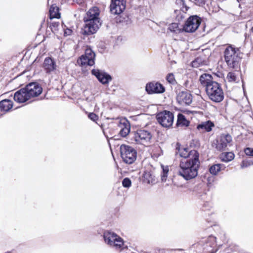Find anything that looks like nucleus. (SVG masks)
<instances>
[{"label":"nucleus","mask_w":253,"mask_h":253,"mask_svg":"<svg viewBox=\"0 0 253 253\" xmlns=\"http://www.w3.org/2000/svg\"><path fill=\"white\" fill-rule=\"evenodd\" d=\"M200 161L199 158L193 159H183L180 161L179 174L186 180L195 178L198 174Z\"/></svg>","instance_id":"f257e3e1"},{"label":"nucleus","mask_w":253,"mask_h":253,"mask_svg":"<svg viewBox=\"0 0 253 253\" xmlns=\"http://www.w3.org/2000/svg\"><path fill=\"white\" fill-rule=\"evenodd\" d=\"M201 84L205 85L206 91L209 99L213 102L219 103L224 97L221 84L213 80H200Z\"/></svg>","instance_id":"f03ea898"},{"label":"nucleus","mask_w":253,"mask_h":253,"mask_svg":"<svg viewBox=\"0 0 253 253\" xmlns=\"http://www.w3.org/2000/svg\"><path fill=\"white\" fill-rule=\"evenodd\" d=\"M99 14V9L95 6L90 8L87 12L84 20L85 25L84 29L85 34H93L98 29L100 25L98 18Z\"/></svg>","instance_id":"7ed1b4c3"},{"label":"nucleus","mask_w":253,"mask_h":253,"mask_svg":"<svg viewBox=\"0 0 253 253\" xmlns=\"http://www.w3.org/2000/svg\"><path fill=\"white\" fill-rule=\"evenodd\" d=\"M238 50L232 46H228L224 51L225 61L230 68H234L238 66L240 58L238 56Z\"/></svg>","instance_id":"20e7f679"},{"label":"nucleus","mask_w":253,"mask_h":253,"mask_svg":"<svg viewBox=\"0 0 253 253\" xmlns=\"http://www.w3.org/2000/svg\"><path fill=\"white\" fill-rule=\"evenodd\" d=\"M133 138L137 144L148 146L151 143L152 132L144 129H139L134 132Z\"/></svg>","instance_id":"39448f33"},{"label":"nucleus","mask_w":253,"mask_h":253,"mask_svg":"<svg viewBox=\"0 0 253 253\" xmlns=\"http://www.w3.org/2000/svg\"><path fill=\"white\" fill-rule=\"evenodd\" d=\"M120 152L123 162L126 164H131L136 159V150L129 146L122 145L120 147Z\"/></svg>","instance_id":"423d86ee"},{"label":"nucleus","mask_w":253,"mask_h":253,"mask_svg":"<svg viewBox=\"0 0 253 253\" xmlns=\"http://www.w3.org/2000/svg\"><path fill=\"white\" fill-rule=\"evenodd\" d=\"M156 119L162 126L168 128L173 124L174 115L173 113L169 111L164 110L157 114Z\"/></svg>","instance_id":"0eeeda50"},{"label":"nucleus","mask_w":253,"mask_h":253,"mask_svg":"<svg viewBox=\"0 0 253 253\" xmlns=\"http://www.w3.org/2000/svg\"><path fill=\"white\" fill-rule=\"evenodd\" d=\"M233 145L232 137L229 133H222L216 139L215 148L219 151H223Z\"/></svg>","instance_id":"6e6552de"},{"label":"nucleus","mask_w":253,"mask_h":253,"mask_svg":"<svg viewBox=\"0 0 253 253\" xmlns=\"http://www.w3.org/2000/svg\"><path fill=\"white\" fill-rule=\"evenodd\" d=\"M95 53L90 48H87L85 51V53L83 55L77 63L81 66H92L94 64Z\"/></svg>","instance_id":"1a4fd4ad"},{"label":"nucleus","mask_w":253,"mask_h":253,"mask_svg":"<svg viewBox=\"0 0 253 253\" xmlns=\"http://www.w3.org/2000/svg\"><path fill=\"white\" fill-rule=\"evenodd\" d=\"M201 22V19L198 16H190L185 22L183 30L186 32L193 33L198 28Z\"/></svg>","instance_id":"9d476101"},{"label":"nucleus","mask_w":253,"mask_h":253,"mask_svg":"<svg viewBox=\"0 0 253 253\" xmlns=\"http://www.w3.org/2000/svg\"><path fill=\"white\" fill-rule=\"evenodd\" d=\"M25 87L31 98L39 96L42 91V86L36 82L29 83Z\"/></svg>","instance_id":"9b49d317"},{"label":"nucleus","mask_w":253,"mask_h":253,"mask_svg":"<svg viewBox=\"0 0 253 253\" xmlns=\"http://www.w3.org/2000/svg\"><path fill=\"white\" fill-rule=\"evenodd\" d=\"M178 152L181 157L186 159H197L199 157V154L195 150H190L187 147H181L177 148Z\"/></svg>","instance_id":"f8f14e48"},{"label":"nucleus","mask_w":253,"mask_h":253,"mask_svg":"<svg viewBox=\"0 0 253 253\" xmlns=\"http://www.w3.org/2000/svg\"><path fill=\"white\" fill-rule=\"evenodd\" d=\"M176 101L182 106L189 105L192 101V94L186 91L179 92L176 96Z\"/></svg>","instance_id":"ddd939ff"},{"label":"nucleus","mask_w":253,"mask_h":253,"mask_svg":"<svg viewBox=\"0 0 253 253\" xmlns=\"http://www.w3.org/2000/svg\"><path fill=\"white\" fill-rule=\"evenodd\" d=\"M146 91L148 94L162 93L165 92V88L163 84L154 81L146 84Z\"/></svg>","instance_id":"4468645a"},{"label":"nucleus","mask_w":253,"mask_h":253,"mask_svg":"<svg viewBox=\"0 0 253 253\" xmlns=\"http://www.w3.org/2000/svg\"><path fill=\"white\" fill-rule=\"evenodd\" d=\"M126 0H112L110 11L114 14H121L126 8Z\"/></svg>","instance_id":"2eb2a0df"},{"label":"nucleus","mask_w":253,"mask_h":253,"mask_svg":"<svg viewBox=\"0 0 253 253\" xmlns=\"http://www.w3.org/2000/svg\"><path fill=\"white\" fill-rule=\"evenodd\" d=\"M13 99L16 102L22 103L30 99L31 97L24 87L15 92Z\"/></svg>","instance_id":"dca6fc26"},{"label":"nucleus","mask_w":253,"mask_h":253,"mask_svg":"<svg viewBox=\"0 0 253 253\" xmlns=\"http://www.w3.org/2000/svg\"><path fill=\"white\" fill-rule=\"evenodd\" d=\"M214 126V124L212 122L207 121L198 125L196 128L199 132L203 133L211 131Z\"/></svg>","instance_id":"f3484780"},{"label":"nucleus","mask_w":253,"mask_h":253,"mask_svg":"<svg viewBox=\"0 0 253 253\" xmlns=\"http://www.w3.org/2000/svg\"><path fill=\"white\" fill-rule=\"evenodd\" d=\"M13 106L12 100L5 99L0 101V111L3 113L10 111Z\"/></svg>","instance_id":"a211bd4d"},{"label":"nucleus","mask_w":253,"mask_h":253,"mask_svg":"<svg viewBox=\"0 0 253 253\" xmlns=\"http://www.w3.org/2000/svg\"><path fill=\"white\" fill-rule=\"evenodd\" d=\"M43 66L46 72H51L54 71L56 68L55 62L50 57L45 59Z\"/></svg>","instance_id":"6ab92c4d"},{"label":"nucleus","mask_w":253,"mask_h":253,"mask_svg":"<svg viewBox=\"0 0 253 253\" xmlns=\"http://www.w3.org/2000/svg\"><path fill=\"white\" fill-rule=\"evenodd\" d=\"M91 73L97 79H112L110 75L98 69H93Z\"/></svg>","instance_id":"aec40b11"},{"label":"nucleus","mask_w":253,"mask_h":253,"mask_svg":"<svg viewBox=\"0 0 253 253\" xmlns=\"http://www.w3.org/2000/svg\"><path fill=\"white\" fill-rule=\"evenodd\" d=\"M118 235L110 231H106L104 232L103 235V237L104 240L106 243L110 245H112V243L117 237Z\"/></svg>","instance_id":"412c9836"},{"label":"nucleus","mask_w":253,"mask_h":253,"mask_svg":"<svg viewBox=\"0 0 253 253\" xmlns=\"http://www.w3.org/2000/svg\"><path fill=\"white\" fill-rule=\"evenodd\" d=\"M190 122L188 121L184 115L182 114H178L176 122L177 126H188L189 125Z\"/></svg>","instance_id":"4be33fe9"},{"label":"nucleus","mask_w":253,"mask_h":253,"mask_svg":"<svg viewBox=\"0 0 253 253\" xmlns=\"http://www.w3.org/2000/svg\"><path fill=\"white\" fill-rule=\"evenodd\" d=\"M234 154L232 152H223L219 155L221 161L224 162H228L234 159Z\"/></svg>","instance_id":"5701e85b"},{"label":"nucleus","mask_w":253,"mask_h":253,"mask_svg":"<svg viewBox=\"0 0 253 253\" xmlns=\"http://www.w3.org/2000/svg\"><path fill=\"white\" fill-rule=\"evenodd\" d=\"M50 18H60V14L59 12V8L56 5H52L49 9Z\"/></svg>","instance_id":"b1692460"},{"label":"nucleus","mask_w":253,"mask_h":253,"mask_svg":"<svg viewBox=\"0 0 253 253\" xmlns=\"http://www.w3.org/2000/svg\"><path fill=\"white\" fill-rule=\"evenodd\" d=\"M225 169V167L222 164H215L211 166L209 169V171L213 175H216L222 169Z\"/></svg>","instance_id":"393cba45"},{"label":"nucleus","mask_w":253,"mask_h":253,"mask_svg":"<svg viewBox=\"0 0 253 253\" xmlns=\"http://www.w3.org/2000/svg\"><path fill=\"white\" fill-rule=\"evenodd\" d=\"M114 241V243H112L113 246H114L116 249L121 251L123 249V246L124 244L123 240L119 236H117Z\"/></svg>","instance_id":"a878e982"},{"label":"nucleus","mask_w":253,"mask_h":253,"mask_svg":"<svg viewBox=\"0 0 253 253\" xmlns=\"http://www.w3.org/2000/svg\"><path fill=\"white\" fill-rule=\"evenodd\" d=\"M143 178V181L147 183H153L154 181L153 176L150 172H144Z\"/></svg>","instance_id":"bb28decb"},{"label":"nucleus","mask_w":253,"mask_h":253,"mask_svg":"<svg viewBox=\"0 0 253 253\" xmlns=\"http://www.w3.org/2000/svg\"><path fill=\"white\" fill-rule=\"evenodd\" d=\"M205 62L201 57H198L195 60L193 61L191 63L192 66L194 68H198L200 66L205 65Z\"/></svg>","instance_id":"cd10ccee"},{"label":"nucleus","mask_w":253,"mask_h":253,"mask_svg":"<svg viewBox=\"0 0 253 253\" xmlns=\"http://www.w3.org/2000/svg\"><path fill=\"white\" fill-rule=\"evenodd\" d=\"M169 29L172 32L178 33L180 31L177 23H176L171 24L169 27Z\"/></svg>","instance_id":"c85d7f7f"},{"label":"nucleus","mask_w":253,"mask_h":253,"mask_svg":"<svg viewBox=\"0 0 253 253\" xmlns=\"http://www.w3.org/2000/svg\"><path fill=\"white\" fill-rule=\"evenodd\" d=\"M162 168L163 173L161 175V179L163 181H165L167 180V178L168 177V173L169 169L168 167H164V166H163Z\"/></svg>","instance_id":"c756f323"},{"label":"nucleus","mask_w":253,"mask_h":253,"mask_svg":"<svg viewBox=\"0 0 253 253\" xmlns=\"http://www.w3.org/2000/svg\"><path fill=\"white\" fill-rule=\"evenodd\" d=\"M122 185L124 187L129 188L131 185V181L129 178H125L122 181Z\"/></svg>","instance_id":"7c9ffc66"},{"label":"nucleus","mask_w":253,"mask_h":253,"mask_svg":"<svg viewBox=\"0 0 253 253\" xmlns=\"http://www.w3.org/2000/svg\"><path fill=\"white\" fill-rule=\"evenodd\" d=\"M129 127H125L121 129L120 134L123 137L126 136L129 132Z\"/></svg>","instance_id":"2f4dec72"},{"label":"nucleus","mask_w":253,"mask_h":253,"mask_svg":"<svg viewBox=\"0 0 253 253\" xmlns=\"http://www.w3.org/2000/svg\"><path fill=\"white\" fill-rule=\"evenodd\" d=\"M244 152L246 155L253 157V148L247 147L244 149Z\"/></svg>","instance_id":"473e14b6"},{"label":"nucleus","mask_w":253,"mask_h":253,"mask_svg":"<svg viewBox=\"0 0 253 253\" xmlns=\"http://www.w3.org/2000/svg\"><path fill=\"white\" fill-rule=\"evenodd\" d=\"M88 117L94 122H96L98 120V116L94 113H89Z\"/></svg>","instance_id":"72a5a7b5"},{"label":"nucleus","mask_w":253,"mask_h":253,"mask_svg":"<svg viewBox=\"0 0 253 253\" xmlns=\"http://www.w3.org/2000/svg\"><path fill=\"white\" fill-rule=\"evenodd\" d=\"M211 206L210 202H206L205 203L202 207V210L203 211H209L210 210Z\"/></svg>","instance_id":"f704fd0d"},{"label":"nucleus","mask_w":253,"mask_h":253,"mask_svg":"<svg viewBox=\"0 0 253 253\" xmlns=\"http://www.w3.org/2000/svg\"><path fill=\"white\" fill-rule=\"evenodd\" d=\"M239 74L238 72H230L227 75V78L229 79H235L237 78V74Z\"/></svg>","instance_id":"c9c22d12"},{"label":"nucleus","mask_w":253,"mask_h":253,"mask_svg":"<svg viewBox=\"0 0 253 253\" xmlns=\"http://www.w3.org/2000/svg\"><path fill=\"white\" fill-rule=\"evenodd\" d=\"M211 78L212 77L210 74L204 73L200 75L199 79H211Z\"/></svg>","instance_id":"e433bc0d"},{"label":"nucleus","mask_w":253,"mask_h":253,"mask_svg":"<svg viewBox=\"0 0 253 253\" xmlns=\"http://www.w3.org/2000/svg\"><path fill=\"white\" fill-rule=\"evenodd\" d=\"M208 239L209 240H210L212 242V245L215 244L216 240V238L215 237L211 235L209 237Z\"/></svg>","instance_id":"4c0bfd02"},{"label":"nucleus","mask_w":253,"mask_h":253,"mask_svg":"<svg viewBox=\"0 0 253 253\" xmlns=\"http://www.w3.org/2000/svg\"><path fill=\"white\" fill-rule=\"evenodd\" d=\"M242 165L243 167H247L248 166L250 165V162L246 160H244L242 161Z\"/></svg>","instance_id":"58836bf2"},{"label":"nucleus","mask_w":253,"mask_h":253,"mask_svg":"<svg viewBox=\"0 0 253 253\" xmlns=\"http://www.w3.org/2000/svg\"><path fill=\"white\" fill-rule=\"evenodd\" d=\"M174 75L172 73L169 74L167 76L166 79H174Z\"/></svg>","instance_id":"ea45409f"},{"label":"nucleus","mask_w":253,"mask_h":253,"mask_svg":"<svg viewBox=\"0 0 253 253\" xmlns=\"http://www.w3.org/2000/svg\"><path fill=\"white\" fill-rule=\"evenodd\" d=\"M104 85H106L109 83L110 80H99Z\"/></svg>","instance_id":"a19ab883"},{"label":"nucleus","mask_w":253,"mask_h":253,"mask_svg":"<svg viewBox=\"0 0 253 253\" xmlns=\"http://www.w3.org/2000/svg\"><path fill=\"white\" fill-rule=\"evenodd\" d=\"M188 84H189V81L188 80H186L184 84V85L185 87H186V88H188L189 89H192L190 87H189L188 86Z\"/></svg>","instance_id":"79ce46f5"},{"label":"nucleus","mask_w":253,"mask_h":253,"mask_svg":"<svg viewBox=\"0 0 253 253\" xmlns=\"http://www.w3.org/2000/svg\"><path fill=\"white\" fill-rule=\"evenodd\" d=\"M187 9H188V7H187L186 6H185V7H184V6H183V7H182V8H181V10H182L183 12H185L186 11H187Z\"/></svg>","instance_id":"37998d69"},{"label":"nucleus","mask_w":253,"mask_h":253,"mask_svg":"<svg viewBox=\"0 0 253 253\" xmlns=\"http://www.w3.org/2000/svg\"><path fill=\"white\" fill-rule=\"evenodd\" d=\"M176 2L177 3H180V4L182 3V4H184L182 0H176Z\"/></svg>","instance_id":"c03bdc74"},{"label":"nucleus","mask_w":253,"mask_h":253,"mask_svg":"<svg viewBox=\"0 0 253 253\" xmlns=\"http://www.w3.org/2000/svg\"><path fill=\"white\" fill-rule=\"evenodd\" d=\"M168 82L170 83V84H174L175 82H176V80H168Z\"/></svg>","instance_id":"a18cd8bd"},{"label":"nucleus","mask_w":253,"mask_h":253,"mask_svg":"<svg viewBox=\"0 0 253 253\" xmlns=\"http://www.w3.org/2000/svg\"><path fill=\"white\" fill-rule=\"evenodd\" d=\"M252 31L253 32V27L252 28Z\"/></svg>","instance_id":"49530a36"},{"label":"nucleus","mask_w":253,"mask_h":253,"mask_svg":"<svg viewBox=\"0 0 253 253\" xmlns=\"http://www.w3.org/2000/svg\"><path fill=\"white\" fill-rule=\"evenodd\" d=\"M26 72H24L22 75H23L24 74H25Z\"/></svg>","instance_id":"de8ad7c7"}]
</instances>
